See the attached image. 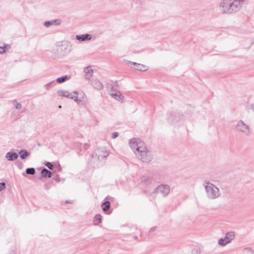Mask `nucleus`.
I'll list each match as a JSON object with an SVG mask.
<instances>
[{"label": "nucleus", "instance_id": "obj_1", "mask_svg": "<svg viewBox=\"0 0 254 254\" xmlns=\"http://www.w3.org/2000/svg\"><path fill=\"white\" fill-rule=\"evenodd\" d=\"M129 144L136 157L143 162L148 163L153 159V154L145 144L139 139L133 138Z\"/></svg>", "mask_w": 254, "mask_h": 254}, {"label": "nucleus", "instance_id": "obj_2", "mask_svg": "<svg viewBox=\"0 0 254 254\" xmlns=\"http://www.w3.org/2000/svg\"><path fill=\"white\" fill-rule=\"evenodd\" d=\"M244 0H222L219 4V10L223 14H232L241 8Z\"/></svg>", "mask_w": 254, "mask_h": 254}, {"label": "nucleus", "instance_id": "obj_3", "mask_svg": "<svg viewBox=\"0 0 254 254\" xmlns=\"http://www.w3.org/2000/svg\"><path fill=\"white\" fill-rule=\"evenodd\" d=\"M109 153L104 149L98 148L96 149L92 157L91 162L93 167H97L102 164Z\"/></svg>", "mask_w": 254, "mask_h": 254}, {"label": "nucleus", "instance_id": "obj_4", "mask_svg": "<svg viewBox=\"0 0 254 254\" xmlns=\"http://www.w3.org/2000/svg\"><path fill=\"white\" fill-rule=\"evenodd\" d=\"M204 188L209 199H215L221 195L219 189L212 183H207Z\"/></svg>", "mask_w": 254, "mask_h": 254}, {"label": "nucleus", "instance_id": "obj_5", "mask_svg": "<svg viewBox=\"0 0 254 254\" xmlns=\"http://www.w3.org/2000/svg\"><path fill=\"white\" fill-rule=\"evenodd\" d=\"M235 127L238 132L246 136H249L251 134V130L249 126L245 124L243 120H239L237 122Z\"/></svg>", "mask_w": 254, "mask_h": 254}, {"label": "nucleus", "instance_id": "obj_6", "mask_svg": "<svg viewBox=\"0 0 254 254\" xmlns=\"http://www.w3.org/2000/svg\"><path fill=\"white\" fill-rule=\"evenodd\" d=\"M235 235L234 232L231 231L227 233L224 238H221L218 241V244L221 246H225L230 243L235 238Z\"/></svg>", "mask_w": 254, "mask_h": 254}, {"label": "nucleus", "instance_id": "obj_7", "mask_svg": "<svg viewBox=\"0 0 254 254\" xmlns=\"http://www.w3.org/2000/svg\"><path fill=\"white\" fill-rule=\"evenodd\" d=\"M124 62L128 66L131 67H133L137 70L139 71H146L148 70V68L145 65L136 63L135 62H131L127 60H125Z\"/></svg>", "mask_w": 254, "mask_h": 254}, {"label": "nucleus", "instance_id": "obj_8", "mask_svg": "<svg viewBox=\"0 0 254 254\" xmlns=\"http://www.w3.org/2000/svg\"><path fill=\"white\" fill-rule=\"evenodd\" d=\"M170 187L168 185H161L153 191L154 193H161L163 196H166L170 192Z\"/></svg>", "mask_w": 254, "mask_h": 254}, {"label": "nucleus", "instance_id": "obj_9", "mask_svg": "<svg viewBox=\"0 0 254 254\" xmlns=\"http://www.w3.org/2000/svg\"><path fill=\"white\" fill-rule=\"evenodd\" d=\"M18 157V154L14 152H8L5 155V158L8 161H13Z\"/></svg>", "mask_w": 254, "mask_h": 254}, {"label": "nucleus", "instance_id": "obj_10", "mask_svg": "<svg viewBox=\"0 0 254 254\" xmlns=\"http://www.w3.org/2000/svg\"><path fill=\"white\" fill-rule=\"evenodd\" d=\"M181 119V116L178 114H171L168 118L169 123L174 124L175 122H178Z\"/></svg>", "mask_w": 254, "mask_h": 254}, {"label": "nucleus", "instance_id": "obj_11", "mask_svg": "<svg viewBox=\"0 0 254 254\" xmlns=\"http://www.w3.org/2000/svg\"><path fill=\"white\" fill-rule=\"evenodd\" d=\"M92 38L91 35L89 34H85L82 35H77L76 39L80 41H84L85 40H90Z\"/></svg>", "mask_w": 254, "mask_h": 254}, {"label": "nucleus", "instance_id": "obj_12", "mask_svg": "<svg viewBox=\"0 0 254 254\" xmlns=\"http://www.w3.org/2000/svg\"><path fill=\"white\" fill-rule=\"evenodd\" d=\"M92 85L97 90H102L103 88L102 83L98 80H94L91 82Z\"/></svg>", "mask_w": 254, "mask_h": 254}, {"label": "nucleus", "instance_id": "obj_13", "mask_svg": "<svg viewBox=\"0 0 254 254\" xmlns=\"http://www.w3.org/2000/svg\"><path fill=\"white\" fill-rule=\"evenodd\" d=\"M84 72L85 73V78L89 79L92 76L93 70L91 66H87L85 68Z\"/></svg>", "mask_w": 254, "mask_h": 254}, {"label": "nucleus", "instance_id": "obj_14", "mask_svg": "<svg viewBox=\"0 0 254 254\" xmlns=\"http://www.w3.org/2000/svg\"><path fill=\"white\" fill-rule=\"evenodd\" d=\"M60 21L58 19H55L51 21H46L44 23V25L47 27H49L51 25H60Z\"/></svg>", "mask_w": 254, "mask_h": 254}, {"label": "nucleus", "instance_id": "obj_15", "mask_svg": "<svg viewBox=\"0 0 254 254\" xmlns=\"http://www.w3.org/2000/svg\"><path fill=\"white\" fill-rule=\"evenodd\" d=\"M110 95L118 101H122L124 97L121 95L119 91H116L115 93H111Z\"/></svg>", "mask_w": 254, "mask_h": 254}, {"label": "nucleus", "instance_id": "obj_16", "mask_svg": "<svg viewBox=\"0 0 254 254\" xmlns=\"http://www.w3.org/2000/svg\"><path fill=\"white\" fill-rule=\"evenodd\" d=\"M41 175L43 178H50L52 177V172L48 169L44 168L41 171Z\"/></svg>", "mask_w": 254, "mask_h": 254}, {"label": "nucleus", "instance_id": "obj_17", "mask_svg": "<svg viewBox=\"0 0 254 254\" xmlns=\"http://www.w3.org/2000/svg\"><path fill=\"white\" fill-rule=\"evenodd\" d=\"M18 155H19L20 157L22 159H25L28 156H29L30 153L29 152L25 149L21 150L18 153Z\"/></svg>", "mask_w": 254, "mask_h": 254}, {"label": "nucleus", "instance_id": "obj_18", "mask_svg": "<svg viewBox=\"0 0 254 254\" xmlns=\"http://www.w3.org/2000/svg\"><path fill=\"white\" fill-rule=\"evenodd\" d=\"M67 98L72 99L74 100L75 102H78V101H80L81 100H79L78 98V97L77 96V92H74L72 93H69L68 92L67 94Z\"/></svg>", "mask_w": 254, "mask_h": 254}, {"label": "nucleus", "instance_id": "obj_19", "mask_svg": "<svg viewBox=\"0 0 254 254\" xmlns=\"http://www.w3.org/2000/svg\"><path fill=\"white\" fill-rule=\"evenodd\" d=\"M102 216L100 214H97L94 218V223L96 225H99L101 223Z\"/></svg>", "mask_w": 254, "mask_h": 254}, {"label": "nucleus", "instance_id": "obj_20", "mask_svg": "<svg viewBox=\"0 0 254 254\" xmlns=\"http://www.w3.org/2000/svg\"><path fill=\"white\" fill-rule=\"evenodd\" d=\"M11 48L9 44H5L3 46L0 47V54H3L6 52V49H10Z\"/></svg>", "mask_w": 254, "mask_h": 254}, {"label": "nucleus", "instance_id": "obj_21", "mask_svg": "<svg viewBox=\"0 0 254 254\" xmlns=\"http://www.w3.org/2000/svg\"><path fill=\"white\" fill-rule=\"evenodd\" d=\"M102 209L104 211H107L110 208V202L109 201H106L104 202L102 205Z\"/></svg>", "mask_w": 254, "mask_h": 254}, {"label": "nucleus", "instance_id": "obj_22", "mask_svg": "<svg viewBox=\"0 0 254 254\" xmlns=\"http://www.w3.org/2000/svg\"><path fill=\"white\" fill-rule=\"evenodd\" d=\"M243 254H254V250L251 248H246L242 251Z\"/></svg>", "mask_w": 254, "mask_h": 254}, {"label": "nucleus", "instance_id": "obj_23", "mask_svg": "<svg viewBox=\"0 0 254 254\" xmlns=\"http://www.w3.org/2000/svg\"><path fill=\"white\" fill-rule=\"evenodd\" d=\"M141 183L143 185H148L149 184H150L151 183V181L150 180V179L148 178L144 177L142 178Z\"/></svg>", "mask_w": 254, "mask_h": 254}, {"label": "nucleus", "instance_id": "obj_24", "mask_svg": "<svg viewBox=\"0 0 254 254\" xmlns=\"http://www.w3.org/2000/svg\"><path fill=\"white\" fill-rule=\"evenodd\" d=\"M67 79V76L66 75L63 76L62 77H59L57 79V82L59 83H62L65 81V80Z\"/></svg>", "mask_w": 254, "mask_h": 254}, {"label": "nucleus", "instance_id": "obj_25", "mask_svg": "<svg viewBox=\"0 0 254 254\" xmlns=\"http://www.w3.org/2000/svg\"><path fill=\"white\" fill-rule=\"evenodd\" d=\"M26 173L28 175H34L35 173V170L34 168H29L26 170Z\"/></svg>", "mask_w": 254, "mask_h": 254}, {"label": "nucleus", "instance_id": "obj_26", "mask_svg": "<svg viewBox=\"0 0 254 254\" xmlns=\"http://www.w3.org/2000/svg\"><path fill=\"white\" fill-rule=\"evenodd\" d=\"M68 91L61 90L58 91V94L59 96H64V97H67V94L68 93Z\"/></svg>", "mask_w": 254, "mask_h": 254}, {"label": "nucleus", "instance_id": "obj_27", "mask_svg": "<svg viewBox=\"0 0 254 254\" xmlns=\"http://www.w3.org/2000/svg\"><path fill=\"white\" fill-rule=\"evenodd\" d=\"M185 254H199V253L198 249L197 248H194L190 251L187 252Z\"/></svg>", "mask_w": 254, "mask_h": 254}, {"label": "nucleus", "instance_id": "obj_28", "mask_svg": "<svg viewBox=\"0 0 254 254\" xmlns=\"http://www.w3.org/2000/svg\"><path fill=\"white\" fill-rule=\"evenodd\" d=\"M14 104L15 105V107L17 109H20L22 107V105L20 103H18L16 101H14Z\"/></svg>", "mask_w": 254, "mask_h": 254}, {"label": "nucleus", "instance_id": "obj_29", "mask_svg": "<svg viewBox=\"0 0 254 254\" xmlns=\"http://www.w3.org/2000/svg\"><path fill=\"white\" fill-rule=\"evenodd\" d=\"M45 165L50 170H53L54 168V166L51 162H47Z\"/></svg>", "mask_w": 254, "mask_h": 254}, {"label": "nucleus", "instance_id": "obj_30", "mask_svg": "<svg viewBox=\"0 0 254 254\" xmlns=\"http://www.w3.org/2000/svg\"><path fill=\"white\" fill-rule=\"evenodd\" d=\"M5 188V183H0V191L3 190Z\"/></svg>", "mask_w": 254, "mask_h": 254}, {"label": "nucleus", "instance_id": "obj_31", "mask_svg": "<svg viewBox=\"0 0 254 254\" xmlns=\"http://www.w3.org/2000/svg\"><path fill=\"white\" fill-rule=\"evenodd\" d=\"M119 136V133L118 132H114L112 134V138L113 139L116 138Z\"/></svg>", "mask_w": 254, "mask_h": 254}, {"label": "nucleus", "instance_id": "obj_32", "mask_svg": "<svg viewBox=\"0 0 254 254\" xmlns=\"http://www.w3.org/2000/svg\"><path fill=\"white\" fill-rule=\"evenodd\" d=\"M155 229H156L155 227L151 228L149 232V235H151L152 233L155 230Z\"/></svg>", "mask_w": 254, "mask_h": 254}, {"label": "nucleus", "instance_id": "obj_33", "mask_svg": "<svg viewBox=\"0 0 254 254\" xmlns=\"http://www.w3.org/2000/svg\"><path fill=\"white\" fill-rule=\"evenodd\" d=\"M52 84V82H50V83H49L48 84L45 85V88L48 89V87L49 86Z\"/></svg>", "mask_w": 254, "mask_h": 254}, {"label": "nucleus", "instance_id": "obj_34", "mask_svg": "<svg viewBox=\"0 0 254 254\" xmlns=\"http://www.w3.org/2000/svg\"><path fill=\"white\" fill-rule=\"evenodd\" d=\"M251 109L254 111V104H252L251 106Z\"/></svg>", "mask_w": 254, "mask_h": 254}, {"label": "nucleus", "instance_id": "obj_35", "mask_svg": "<svg viewBox=\"0 0 254 254\" xmlns=\"http://www.w3.org/2000/svg\"><path fill=\"white\" fill-rule=\"evenodd\" d=\"M111 89H112V91H115V89H114V87L113 86H112Z\"/></svg>", "mask_w": 254, "mask_h": 254}, {"label": "nucleus", "instance_id": "obj_36", "mask_svg": "<svg viewBox=\"0 0 254 254\" xmlns=\"http://www.w3.org/2000/svg\"><path fill=\"white\" fill-rule=\"evenodd\" d=\"M9 254H15V253L14 251H12Z\"/></svg>", "mask_w": 254, "mask_h": 254}, {"label": "nucleus", "instance_id": "obj_37", "mask_svg": "<svg viewBox=\"0 0 254 254\" xmlns=\"http://www.w3.org/2000/svg\"><path fill=\"white\" fill-rule=\"evenodd\" d=\"M66 203H70V202H69V201H67V200H66Z\"/></svg>", "mask_w": 254, "mask_h": 254}]
</instances>
